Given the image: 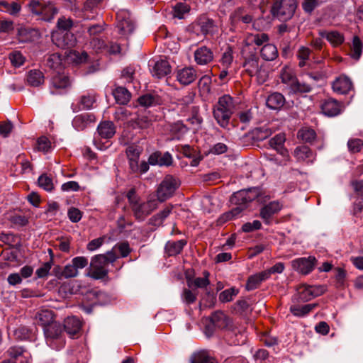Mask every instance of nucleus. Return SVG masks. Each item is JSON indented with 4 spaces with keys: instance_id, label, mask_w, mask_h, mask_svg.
I'll return each mask as SVG.
<instances>
[{
    "instance_id": "nucleus-27",
    "label": "nucleus",
    "mask_w": 363,
    "mask_h": 363,
    "mask_svg": "<svg viewBox=\"0 0 363 363\" xmlns=\"http://www.w3.org/2000/svg\"><path fill=\"white\" fill-rule=\"evenodd\" d=\"M284 103L285 99L284 96L278 92L270 94L266 100L267 107L273 110L280 108L284 106Z\"/></svg>"
},
{
    "instance_id": "nucleus-48",
    "label": "nucleus",
    "mask_w": 363,
    "mask_h": 363,
    "mask_svg": "<svg viewBox=\"0 0 363 363\" xmlns=\"http://www.w3.org/2000/svg\"><path fill=\"white\" fill-rule=\"evenodd\" d=\"M290 89L294 93H308L311 91L312 86L309 84L301 82L296 79Z\"/></svg>"
},
{
    "instance_id": "nucleus-58",
    "label": "nucleus",
    "mask_w": 363,
    "mask_h": 363,
    "mask_svg": "<svg viewBox=\"0 0 363 363\" xmlns=\"http://www.w3.org/2000/svg\"><path fill=\"white\" fill-rule=\"evenodd\" d=\"M96 101V96L94 94H87L83 95L80 99V104L84 108H91Z\"/></svg>"
},
{
    "instance_id": "nucleus-9",
    "label": "nucleus",
    "mask_w": 363,
    "mask_h": 363,
    "mask_svg": "<svg viewBox=\"0 0 363 363\" xmlns=\"http://www.w3.org/2000/svg\"><path fill=\"white\" fill-rule=\"evenodd\" d=\"M315 262L314 257H301L291 261V267L295 271L306 275L313 271Z\"/></svg>"
},
{
    "instance_id": "nucleus-4",
    "label": "nucleus",
    "mask_w": 363,
    "mask_h": 363,
    "mask_svg": "<svg viewBox=\"0 0 363 363\" xmlns=\"http://www.w3.org/2000/svg\"><path fill=\"white\" fill-rule=\"evenodd\" d=\"M47 344L55 350H60L65 345L62 325L55 322L43 329Z\"/></svg>"
},
{
    "instance_id": "nucleus-15",
    "label": "nucleus",
    "mask_w": 363,
    "mask_h": 363,
    "mask_svg": "<svg viewBox=\"0 0 363 363\" xmlns=\"http://www.w3.org/2000/svg\"><path fill=\"white\" fill-rule=\"evenodd\" d=\"M213 57L212 50L206 46H201L194 52L195 62L199 65H206L210 63L213 61Z\"/></svg>"
},
{
    "instance_id": "nucleus-64",
    "label": "nucleus",
    "mask_w": 363,
    "mask_h": 363,
    "mask_svg": "<svg viewBox=\"0 0 363 363\" xmlns=\"http://www.w3.org/2000/svg\"><path fill=\"white\" fill-rule=\"evenodd\" d=\"M347 145L351 152H357L363 147V140L361 139H352L348 141Z\"/></svg>"
},
{
    "instance_id": "nucleus-30",
    "label": "nucleus",
    "mask_w": 363,
    "mask_h": 363,
    "mask_svg": "<svg viewBox=\"0 0 363 363\" xmlns=\"http://www.w3.org/2000/svg\"><path fill=\"white\" fill-rule=\"evenodd\" d=\"M286 140L284 133H279L269 140V145L282 155L287 153L286 150L284 147Z\"/></svg>"
},
{
    "instance_id": "nucleus-28",
    "label": "nucleus",
    "mask_w": 363,
    "mask_h": 363,
    "mask_svg": "<svg viewBox=\"0 0 363 363\" xmlns=\"http://www.w3.org/2000/svg\"><path fill=\"white\" fill-rule=\"evenodd\" d=\"M186 244V242L184 240L177 241L169 240L166 243L165 252L169 256L178 255L182 252Z\"/></svg>"
},
{
    "instance_id": "nucleus-49",
    "label": "nucleus",
    "mask_w": 363,
    "mask_h": 363,
    "mask_svg": "<svg viewBox=\"0 0 363 363\" xmlns=\"http://www.w3.org/2000/svg\"><path fill=\"white\" fill-rule=\"evenodd\" d=\"M172 208V206H166L162 211L155 215L151 218V220L154 223V225H160L162 223V221L170 214Z\"/></svg>"
},
{
    "instance_id": "nucleus-11",
    "label": "nucleus",
    "mask_w": 363,
    "mask_h": 363,
    "mask_svg": "<svg viewBox=\"0 0 363 363\" xmlns=\"http://www.w3.org/2000/svg\"><path fill=\"white\" fill-rule=\"evenodd\" d=\"M52 41L62 48H71L76 44V38L73 33L67 32H55L52 34Z\"/></svg>"
},
{
    "instance_id": "nucleus-6",
    "label": "nucleus",
    "mask_w": 363,
    "mask_h": 363,
    "mask_svg": "<svg viewBox=\"0 0 363 363\" xmlns=\"http://www.w3.org/2000/svg\"><path fill=\"white\" fill-rule=\"evenodd\" d=\"M116 27L121 38L125 39L134 32L135 26L128 11L121 10L117 13Z\"/></svg>"
},
{
    "instance_id": "nucleus-8",
    "label": "nucleus",
    "mask_w": 363,
    "mask_h": 363,
    "mask_svg": "<svg viewBox=\"0 0 363 363\" xmlns=\"http://www.w3.org/2000/svg\"><path fill=\"white\" fill-rule=\"evenodd\" d=\"M91 269L87 276L94 279H101L108 274L106 269V259L104 255H97L94 256L91 261Z\"/></svg>"
},
{
    "instance_id": "nucleus-45",
    "label": "nucleus",
    "mask_w": 363,
    "mask_h": 363,
    "mask_svg": "<svg viewBox=\"0 0 363 363\" xmlns=\"http://www.w3.org/2000/svg\"><path fill=\"white\" fill-rule=\"evenodd\" d=\"M243 211V208L240 206H237L233 208L231 211L223 213L218 219V222L219 224H223L224 223L233 219V218L238 216L242 211Z\"/></svg>"
},
{
    "instance_id": "nucleus-18",
    "label": "nucleus",
    "mask_w": 363,
    "mask_h": 363,
    "mask_svg": "<svg viewBox=\"0 0 363 363\" xmlns=\"http://www.w3.org/2000/svg\"><path fill=\"white\" fill-rule=\"evenodd\" d=\"M171 72V66L164 60H160L155 62L151 69L152 75L157 79H162Z\"/></svg>"
},
{
    "instance_id": "nucleus-40",
    "label": "nucleus",
    "mask_w": 363,
    "mask_h": 363,
    "mask_svg": "<svg viewBox=\"0 0 363 363\" xmlns=\"http://www.w3.org/2000/svg\"><path fill=\"white\" fill-rule=\"evenodd\" d=\"M57 13V8L51 3L48 2L43 6L42 13L39 16H42V18L46 21H50Z\"/></svg>"
},
{
    "instance_id": "nucleus-17",
    "label": "nucleus",
    "mask_w": 363,
    "mask_h": 363,
    "mask_svg": "<svg viewBox=\"0 0 363 363\" xmlns=\"http://www.w3.org/2000/svg\"><path fill=\"white\" fill-rule=\"evenodd\" d=\"M40 38L38 30L31 28L21 27L18 30V38L21 43L33 42Z\"/></svg>"
},
{
    "instance_id": "nucleus-33",
    "label": "nucleus",
    "mask_w": 363,
    "mask_h": 363,
    "mask_svg": "<svg viewBox=\"0 0 363 363\" xmlns=\"http://www.w3.org/2000/svg\"><path fill=\"white\" fill-rule=\"evenodd\" d=\"M317 306V303H309L302 306L293 305L290 307V311L295 316L303 317L315 309Z\"/></svg>"
},
{
    "instance_id": "nucleus-5",
    "label": "nucleus",
    "mask_w": 363,
    "mask_h": 363,
    "mask_svg": "<svg viewBox=\"0 0 363 363\" xmlns=\"http://www.w3.org/2000/svg\"><path fill=\"white\" fill-rule=\"evenodd\" d=\"M179 185L178 179L172 175H167L158 186L155 195L157 202H164L172 197Z\"/></svg>"
},
{
    "instance_id": "nucleus-20",
    "label": "nucleus",
    "mask_w": 363,
    "mask_h": 363,
    "mask_svg": "<svg viewBox=\"0 0 363 363\" xmlns=\"http://www.w3.org/2000/svg\"><path fill=\"white\" fill-rule=\"evenodd\" d=\"M148 163L152 165L169 166L172 163V157L169 152H156L149 157Z\"/></svg>"
},
{
    "instance_id": "nucleus-26",
    "label": "nucleus",
    "mask_w": 363,
    "mask_h": 363,
    "mask_svg": "<svg viewBox=\"0 0 363 363\" xmlns=\"http://www.w3.org/2000/svg\"><path fill=\"white\" fill-rule=\"evenodd\" d=\"M209 276V272L204 271L203 272V277L187 278V285L189 288L204 289L210 284Z\"/></svg>"
},
{
    "instance_id": "nucleus-44",
    "label": "nucleus",
    "mask_w": 363,
    "mask_h": 363,
    "mask_svg": "<svg viewBox=\"0 0 363 363\" xmlns=\"http://www.w3.org/2000/svg\"><path fill=\"white\" fill-rule=\"evenodd\" d=\"M311 52V50L307 47L301 46L298 48L297 51V57L299 60V67H303L306 65V62L309 60Z\"/></svg>"
},
{
    "instance_id": "nucleus-61",
    "label": "nucleus",
    "mask_w": 363,
    "mask_h": 363,
    "mask_svg": "<svg viewBox=\"0 0 363 363\" xmlns=\"http://www.w3.org/2000/svg\"><path fill=\"white\" fill-rule=\"evenodd\" d=\"M211 78L208 75L203 76L199 81V88L203 92H209L211 89Z\"/></svg>"
},
{
    "instance_id": "nucleus-41",
    "label": "nucleus",
    "mask_w": 363,
    "mask_h": 363,
    "mask_svg": "<svg viewBox=\"0 0 363 363\" xmlns=\"http://www.w3.org/2000/svg\"><path fill=\"white\" fill-rule=\"evenodd\" d=\"M138 103L144 107L155 106L160 103L159 96L152 94H145L138 98Z\"/></svg>"
},
{
    "instance_id": "nucleus-62",
    "label": "nucleus",
    "mask_w": 363,
    "mask_h": 363,
    "mask_svg": "<svg viewBox=\"0 0 363 363\" xmlns=\"http://www.w3.org/2000/svg\"><path fill=\"white\" fill-rule=\"evenodd\" d=\"M318 5V0H303L302 2V9L306 13H311Z\"/></svg>"
},
{
    "instance_id": "nucleus-52",
    "label": "nucleus",
    "mask_w": 363,
    "mask_h": 363,
    "mask_svg": "<svg viewBox=\"0 0 363 363\" xmlns=\"http://www.w3.org/2000/svg\"><path fill=\"white\" fill-rule=\"evenodd\" d=\"M198 26L200 28L201 32L204 35L213 32L215 28L213 21L210 19H205L201 21L198 23Z\"/></svg>"
},
{
    "instance_id": "nucleus-43",
    "label": "nucleus",
    "mask_w": 363,
    "mask_h": 363,
    "mask_svg": "<svg viewBox=\"0 0 363 363\" xmlns=\"http://www.w3.org/2000/svg\"><path fill=\"white\" fill-rule=\"evenodd\" d=\"M298 301L302 302H306L313 298L311 286L301 285L297 289Z\"/></svg>"
},
{
    "instance_id": "nucleus-59",
    "label": "nucleus",
    "mask_w": 363,
    "mask_h": 363,
    "mask_svg": "<svg viewBox=\"0 0 363 363\" xmlns=\"http://www.w3.org/2000/svg\"><path fill=\"white\" fill-rule=\"evenodd\" d=\"M45 4L39 1L38 0H30L28 4V8L30 11L35 15H40L42 13L43 6Z\"/></svg>"
},
{
    "instance_id": "nucleus-32",
    "label": "nucleus",
    "mask_w": 363,
    "mask_h": 363,
    "mask_svg": "<svg viewBox=\"0 0 363 363\" xmlns=\"http://www.w3.org/2000/svg\"><path fill=\"white\" fill-rule=\"evenodd\" d=\"M113 95L116 101L122 105L128 104L131 97V94L128 90L122 86L116 87L113 91Z\"/></svg>"
},
{
    "instance_id": "nucleus-22",
    "label": "nucleus",
    "mask_w": 363,
    "mask_h": 363,
    "mask_svg": "<svg viewBox=\"0 0 363 363\" xmlns=\"http://www.w3.org/2000/svg\"><path fill=\"white\" fill-rule=\"evenodd\" d=\"M35 319L38 323L43 327V329L55 323L54 313L49 309H41L36 313Z\"/></svg>"
},
{
    "instance_id": "nucleus-25",
    "label": "nucleus",
    "mask_w": 363,
    "mask_h": 363,
    "mask_svg": "<svg viewBox=\"0 0 363 363\" xmlns=\"http://www.w3.org/2000/svg\"><path fill=\"white\" fill-rule=\"evenodd\" d=\"M81 327V321L77 317H68L65 320L64 329L70 336H73L78 333Z\"/></svg>"
},
{
    "instance_id": "nucleus-47",
    "label": "nucleus",
    "mask_w": 363,
    "mask_h": 363,
    "mask_svg": "<svg viewBox=\"0 0 363 363\" xmlns=\"http://www.w3.org/2000/svg\"><path fill=\"white\" fill-rule=\"evenodd\" d=\"M238 292V289L235 287L225 289L219 294V301L223 303L230 302L237 296Z\"/></svg>"
},
{
    "instance_id": "nucleus-63",
    "label": "nucleus",
    "mask_w": 363,
    "mask_h": 363,
    "mask_svg": "<svg viewBox=\"0 0 363 363\" xmlns=\"http://www.w3.org/2000/svg\"><path fill=\"white\" fill-rule=\"evenodd\" d=\"M30 331L25 326H20L13 331V335L16 339L23 340L29 337Z\"/></svg>"
},
{
    "instance_id": "nucleus-14",
    "label": "nucleus",
    "mask_w": 363,
    "mask_h": 363,
    "mask_svg": "<svg viewBox=\"0 0 363 363\" xmlns=\"http://www.w3.org/2000/svg\"><path fill=\"white\" fill-rule=\"evenodd\" d=\"M211 325H208L206 328V333L208 336H211L213 333V327H216L218 328H224L228 325V317L220 311L215 312L211 318Z\"/></svg>"
},
{
    "instance_id": "nucleus-13",
    "label": "nucleus",
    "mask_w": 363,
    "mask_h": 363,
    "mask_svg": "<svg viewBox=\"0 0 363 363\" xmlns=\"http://www.w3.org/2000/svg\"><path fill=\"white\" fill-rule=\"evenodd\" d=\"M70 80L67 75L64 73L55 74L51 79L52 93H60L61 90L65 89L70 86Z\"/></svg>"
},
{
    "instance_id": "nucleus-10",
    "label": "nucleus",
    "mask_w": 363,
    "mask_h": 363,
    "mask_svg": "<svg viewBox=\"0 0 363 363\" xmlns=\"http://www.w3.org/2000/svg\"><path fill=\"white\" fill-rule=\"evenodd\" d=\"M283 208V204L279 201H273L261 208L259 216L265 223L269 224L271 219L277 214Z\"/></svg>"
},
{
    "instance_id": "nucleus-54",
    "label": "nucleus",
    "mask_w": 363,
    "mask_h": 363,
    "mask_svg": "<svg viewBox=\"0 0 363 363\" xmlns=\"http://www.w3.org/2000/svg\"><path fill=\"white\" fill-rule=\"evenodd\" d=\"M244 10L241 8L238 9L232 15L234 20H241L245 23H250L252 21V16L249 14H245Z\"/></svg>"
},
{
    "instance_id": "nucleus-1",
    "label": "nucleus",
    "mask_w": 363,
    "mask_h": 363,
    "mask_svg": "<svg viewBox=\"0 0 363 363\" xmlns=\"http://www.w3.org/2000/svg\"><path fill=\"white\" fill-rule=\"evenodd\" d=\"M127 198L133 216L138 220H144L159 205L155 195H149L147 201H143L136 194L134 189L128 191Z\"/></svg>"
},
{
    "instance_id": "nucleus-34",
    "label": "nucleus",
    "mask_w": 363,
    "mask_h": 363,
    "mask_svg": "<svg viewBox=\"0 0 363 363\" xmlns=\"http://www.w3.org/2000/svg\"><path fill=\"white\" fill-rule=\"evenodd\" d=\"M294 156L299 161L312 162L313 153L307 146L298 147L294 150Z\"/></svg>"
},
{
    "instance_id": "nucleus-29",
    "label": "nucleus",
    "mask_w": 363,
    "mask_h": 363,
    "mask_svg": "<svg viewBox=\"0 0 363 363\" xmlns=\"http://www.w3.org/2000/svg\"><path fill=\"white\" fill-rule=\"evenodd\" d=\"M319 35L323 38H325L333 46H338L344 41L343 35L336 30L330 32L320 30Z\"/></svg>"
},
{
    "instance_id": "nucleus-16",
    "label": "nucleus",
    "mask_w": 363,
    "mask_h": 363,
    "mask_svg": "<svg viewBox=\"0 0 363 363\" xmlns=\"http://www.w3.org/2000/svg\"><path fill=\"white\" fill-rule=\"evenodd\" d=\"M332 87L335 92L346 94L352 89V83L347 77L342 75L333 82Z\"/></svg>"
},
{
    "instance_id": "nucleus-53",
    "label": "nucleus",
    "mask_w": 363,
    "mask_h": 363,
    "mask_svg": "<svg viewBox=\"0 0 363 363\" xmlns=\"http://www.w3.org/2000/svg\"><path fill=\"white\" fill-rule=\"evenodd\" d=\"M113 250L118 252L121 257H127L131 252L129 244L126 242L117 243L113 246Z\"/></svg>"
},
{
    "instance_id": "nucleus-2",
    "label": "nucleus",
    "mask_w": 363,
    "mask_h": 363,
    "mask_svg": "<svg viewBox=\"0 0 363 363\" xmlns=\"http://www.w3.org/2000/svg\"><path fill=\"white\" fill-rule=\"evenodd\" d=\"M233 99L230 96L224 95L219 98L213 109V116L221 127H227L233 113Z\"/></svg>"
},
{
    "instance_id": "nucleus-46",
    "label": "nucleus",
    "mask_w": 363,
    "mask_h": 363,
    "mask_svg": "<svg viewBox=\"0 0 363 363\" xmlns=\"http://www.w3.org/2000/svg\"><path fill=\"white\" fill-rule=\"evenodd\" d=\"M281 79L283 83L287 84L291 88L296 81V77L294 76L291 69L285 67L281 70Z\"/></svg>"
},
{
    "instance_id": "nucleus-42",
    "label": "nucleus",
    "mask_w": 363,
    "mask_h": 363,
    "mask_svg": "<svg viewBox=\"0 0 363 363\" xmlns=\"http://www.w3.org/2000/svg\"><path fill=\"white\" fill-rule=\"evenodd\" d=\"M298 138L306 143H312L316 138V133L313 129L303 128L298 132Z\"/></svg>"
},
{
    "instance_id": "nucleus-7",
    "label": "nucleus",
    "mask_w": 363,
    "mask_h": 363,
    "mask_svg": "<svg viewBox=\"0 0 363 363\" xmlns=\"http://www.w3.org/2000/svg\"><path fill=\"white\" fill-rule=\"evenodd\" d=\"M259 195V189L258 188H251L248 189H242L235 193L230 199L231 203L243 208L245 205L252 201L257 199Z\"/></svg>"
},
{
    "instance_id": "nucleus-51",
    "label": "nucleus",
    "mask_w": 363,
    "mask_h": 363,
    "mask_svg": "<svg viewBox=\"0 0 363 363\" xmlns=\"http://www.w3.org/2000/svg\"><path fill=\"white\" fill-rule=\"evenodd\" d=\"M190 6L186 3H177L174 7L173 15L178 18H183L185 13H189Z\"/></svg>"
},
{
    "instance_id": "nucleus-23",
    "label": "nucleus",
    "mask_w": 363,
    "mask_h": 363,
    "mask_svg": "<svg viewBox=\"0 0 363 363\" xmlns=\"http://www.w3.org/2000/svg\"><path fill=\"white\" fill-rule=\"evenodd\" d=\"M269 278V272L262 271L257 274L250 276L246 283L245 288L247 291H252L257 289L260 284Z\"/></svg>"
},
{
    "instance_id": "nucleus-12",
    "label": "nucleus",
    "mask_w": 363,
    "mask_h": 363,
    "mask_svg": "<svg viewBox=\"0 0 363 363\" xmlns=\"http://www.w3.org/2000/svg\"><path fill=\"white\" fill-rule=\"evenodd\" d=\"M177 80L182 85H189L197 78V72L192 67H186L177 69L176 72Z\"/></svg>"
},
{
    "instance_id": "nucleus-50",
    "label": "nucleus",
    "mask_w": 363,
    "mask_h": 363,
    "mask_svg": "<svg viewBox=\"0 0 363 363\" xmlns=\"http://www.w3.org/2000/svg\"><path fill=\"white\" fill-rule=\"evenodd\" d=\"M62 58L58 53H54L47 59V65L52 69H60L62 65Z\"/></svg>"
},
{
    "instance_id": "nucleus-57",
    "label": "nucleus",
    "mask_w": 363,
    "mask_h": 363,
    "mask_svg": "<svg viewBox=\"0 0 363 363\" xmlns=\"http://www.w3.org/2000/svg\"><path fill=\"white\" fill-rule=\"evenodd\" d=\"M38 184L46 191H51L53 189L52 179L46 174H43L38 178Z\"/></svg>"
},
{
    "instance_id": "nucleus-37",
    "label": "nucleus",
    "mask_w": 363,
    "mask_h": 363,
    "mask_svg": "<svg viewBox=\"0 0 363 363\" xmlns=\"http://www.w3.org/2000/svg\"><path fill=\"white\" fill-rule=\"evenodd\" d=\"M191 363H218L217 361L206 351H201L193 354Z\"/></svg>"
},
{
    "instance_id": "nucleus-38",
    "label": "nucleus",
    "mask_w": 363,
    "mask_h": 363,
    "mask_svg": "<svg viewBox=\"0 0 363 363\" xmlns=\"http://www.w3.org/2000/svg\"><path fill=\"white\" fill-rule=\"evenodd\" d=\"M363 44L357 36H354L351 45L350 56L354 60H359L362 52Z\"/></svg>"
},
{
    "instance_id": "nucleus-24",
    "label": "nucleus",
    "mask_w": 363,
    "mask_h": 363,
    "mask_svg": "<svg viewBox=\"0 0 363 363\" xmlns=\"http://www.w3.org/2000/svg\"><path fill=\"white\" fill-rule=\"evenodd\" d=\"M97 131L102 138L109 139L115 135L116 126L111 121H103L99 124Z\"/></svg>"
},
{
    "instance_id": "nucleus-31",
    "label": "nucleus",
    "mask_w": 363,
    "mask_h": 363,
    "mask_svg": "<svg viewBox=\"0 0 363 363\" xmlns=\"http://www.w3.org/2000/svg\"><path fill=\"white\" fill-rule=\"evenodd\" d=\"M44 74L39 69H32L27 74V82L30 86H38L44 83Z\"/></svg>"
},
{
    "instance_id": "nucleus-56",
    "label": "nucleus",
    "mask_w": 363,
    "mask_h": 363,
    "mask_svg": "<svg viewBox=\"0 0 363 363\" xmlns=\"http://www.w3.org/2000/svg\"><path fill=\"white\" fill-rule=\"evenodd\" d=\"M9 59L11 64L15 67L21 66L24 62L25 58L19 51H14L9 55Z\"/></svg>"
},
{
    "instance_id": "nucleus-35",
    "label": "nucleus",
    "mask_w": 363,
    "mask_h": 363,
    "mask_svg": "<svg viewBox=\"0 0 363 363\" xmlns=\"http://www.w3.org/2000/svg\"><path fill=\"white\" fill-rule=\"evenodd\" d=\"M259 65V60L255 55H250L246 58L243 64L245 72L250 76H253L254 74L257 72Z\"/></svg>"
},
{
    "instance_id": "nucleus-36",
    "label": "nucleus",
    "mask_w": 363,
    "mask_h": 363,
    "mask_svg": "<svg viewBox=\"0 0 363 363\" xmlns=\"http://www.w3.org/2000/svg\"><path fill=\"white\" fill-rule=\"evenodd\" d=\"M260 55L264 60L272 61L277 57L278 52L275 45L268 43L262 47Z\"/></svg>"
},
{
    "instance_id": "nucleus-3",
    "label": "nucleus",
    "mask_w": 363,
    "mask_h": 363,
    "mask_svg": "<svg viewBox=\"0 0 363 363\" xmlns=\"http://www.w3.org/2000/svg\"><path fill=\"white\" fill-rule=\"evenodd\" d=\"M297 8V0H277L271 8L272 15L279 21L290 20Z\"/></svg>"
},
{
    "instance_id": "nucleus-21",
    "label": "nucleus",
    "mask_w": 363,
    "mask_h": 363,
    "mask_svg": "<svg viewBox=\"0 0 363 363\" xmlns=\"http://www.w3.org/2000/svg\"><path fill=\"white\" fill-rule=\"evenodd\" d=\"M95 121V116L93 114L84 113L74 117L72 125L77 130H82Z\"/></svg>"
},
{
    "instance_id": "nucleus-55",
    "label": "nucleus",
    "mask_w": 363,
    "mask_h": 363,
    "mask_svg": "<svg viewBox=\"0 0 363 363\" xmlns=\"http://www.w3.org/2000/svg\"><path fill=\"white\" fill-rule=\"evenodd\" d=\"M70 59L76 63H82L86 62L88 55L86 52H79L76 50L71 51L69 53Z\"/></svg>"
},
{
    "instance_id": "nucleus-39",
    "label": "nucleus",
    "mask_w": 363,
    "mask_h": 363,
    "mask_svg": "<svg viewBox=\"0 0 363 363\" xmlns=\"http://www.w3.org/2000/svg\"><path fill=\"white\" fill-rule=\"evenodd\" d=\"M169 130L174 138L180 139L186 131V127L181 122L178 121L169 125Z\"/></svg>"
},
{
    "instance_id": "nucleus-19",
    "label": "nucleus",
    "mask_w": 363,
    "mask_h": 363,
    "mask_svg": "<svg viewBox=\"0 0 363 363\" xmlns=\"http://www.w3.org/2000/svg\"><path fill=\"white\" fill-rule=\"evenodd\" d=\"M321 110L325 116H335L341 112L342 106L337 101L328 99L321 104Z\"/></svg>"
},
{
    "instance_id": "nucleus-60",
    "label": "nucleus",
    "mask_w": 363,
    "mask_h": 363,
    "mask_svg": "<svg viewBox=\"0 0 363 363\" xmlns=\"http://www.w3.org/2000/svg\"><path fill=\"white\" fill-rule=\"evenodd\" d=\"M253 76L257 77V82L260 84L265 82L268 78V70L264 65H260L256 74Z\"/></svg>"
}]
</instances>
